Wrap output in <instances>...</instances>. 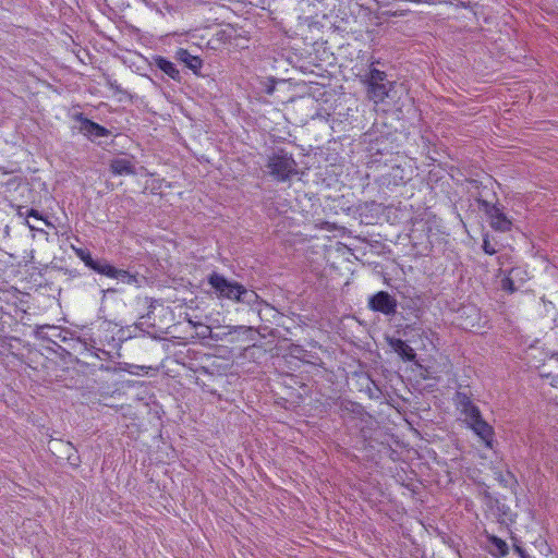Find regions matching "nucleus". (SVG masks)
Segmentation results:
<instances>
[{
    "instance_id": "4",
    "label": "nucleus",
    "mask_w": 558,
    "mask_h": 558,
    "mask_svg": "<svg viewBox=\"0 0 558 558\" xmlns=\"http://www.w3.org/2000/svg\"><path fill=\"white\" fill-rule=\"evenodd\" d=\"M480 208L489 218L490 227L500 232H506L511 229V220L504 214L502 209L497 204H492L488 201L480 199Z\"/></svg>"
},
{
    "instance_id": "27",
    "label": "nucleus",
    "mask_w": 558,
    "mask_h": 558,
    "mask_svg": "<svg viewBox=\"0 0 558 558\" xmlns=\"http://www.w3.org/2000/svg\"><path fill=\"white\" fill-rule=\"evenodd\" d=\"M379 181L384 184V183H385V181H386L385 175L380 177V178H379Z\"/></svg>"
},
{
    "instance_id": "13",
    "label": "nucleus",
    "mask_w": 558,
    "mask_h": 558,
    "mask_svg": "<svg viewBox=\"0 0 558 558\" xmlns=\"http://www.w3.org/2000/svg\"><path fill=\"white\" fill-rule=\"evenodd\" d=\"M458 398L460 399V404L462 407V411L464 412L466 420L470 422V425L474 423L475 421H478L482 418L481 412L477 407H475L470 399L465 395H458Z\"/></svg>"
},
{
    "instance_id": "10",
    "label": "nucleus",
    "mask_w": 558,
    "mask_h": 558,
    "mask_svg": "<svg viewBox=\"0 0 558 558\" xmlns=\"http://www.w3.org/2000/svg\"><path fill=\"white\" fill-rule=\"evenodd\" d=\"M109 168L116 175L135 174V166L131 158H114L110 161Z\"/></svg>"
},
{
    "instance_id": "5",
    "label": "nucleus",
    "mask_w": 558,
    "mask_h": 558,
    "mask_svg": "<svg viewBox=\"0 0 558 558\" xmlns=\"http://www.w3.org/2000/svg\"><path fill=\"white\" fill-rule=\"evenodd\" d=\"M99 275L106 276L108 278L117 279L123 283L142 287L146 282V277L140 275L137 271H130L129 269L117 268L111 265L108 260L104 264V267Z\"/></svg>"
},
{
    "instance_id": "18",
    "label": "nucleus",
    "mask_w": 558,
    "mask_h": 558,
    "mask_svg": "<svg viewBox=\"0 0 558 558\" xmlns=\"http://www.w3.org/2000/svg\"><path fill=\"white\" fill-rule=\"evenodd\" d=\"M518 271H519V269H517V268H512V269L510 270V272H509V276H508V277H506V278H504V279L501 280V289H502L504 291H508V292H510V293H513V292L517 290V288L514 287L513 278H512V277H513Z\"/></svg>"
},
{
    "instance_id": "26",
    "label": "nucleus",
    "mask_w": 558,
    "mask_h": 558,
    "mask_svg": "<svg viewBox=\"0 0 558 558\" xmlns=\"http://www.w3.org/2000/svg\"><path fill=\"white\" fill-rule=\"evenodd\" d=\"M514 550H515L517 553H519L521 556L523 555V551H522V549H521V547H520V546L514 545Z\"/></svg>"
},
{
    "instance_id": "8",
    "label": "nucleus",
    "mask_w": 558,
    "mask_h": 558,
    "mask_svg": "<svg viewBox=\"0 0 558 558\" xmlns=\"http://www.w3.org/2000/svg\"><path fill=\"white\" fill-rule=\"evenodd\" d=\"M389 345L391 349L398 353V355L403 361L414 362L416 365L418 364L416 359V353L413 348H411L407 341L398 338H391L389 340Z\"/></svg>"
},
{
    "instance_id": "17",
    "label": "nucleus",
    "mask_w": 558,
    "mask_h": 558,
    "mask_svg": "<svg viewBox=\"0 0 558 558\" xmlns=\"http://www.w3.org/2000/svg\"><path fill=\"white\" fill-rule=\"evenodd\" d=\"M461 312L463 315H468V317L473 318L472 322H466L463 325V328H474L476 325H478L477 320L480 319V314L477 308L474 306H464L462 307Z\"/></svg>"
},
{
    "instance_id": "20",
    "label": "nucleus",
    "mask_w": 558,
    "mask_h": 558,
    "mask_svg": "<svg viewBox=\"0 0 558 558\" xmlns=\"http://www.w3.org/2000/svg\"><path fill=\"white\" fill-rule=\"evenodd\" d=\"M386 78V74L383 71H379L377 69H373L369 72V80L368 84L381 83Z\"/></svg>"
},
{
    "instance_id": "2",
    "label": "nucleus",
    "mask_w": 558,
    "mask_h": 558,
    "mask_svg": "<svg viewBox=\"0 0 558 558\" xmlns=\"http://www.w3.org/2000/svg\"><path fill=\"white\" fill-rule=\"evenodd\" d=\"M208 283L220 299H228L248 305L256 303L258 300V295L255 291L247 290L243 284L229 280L218 272H213L208 277Z\"/></svg>"
},
{
    "instance_id": "14",
    "label": "nucleus",
    "mask_w": 558,
    "mask_h": 558,
    "mask_svg": "<svg viewBox=\"0 0 558 558\" xmlns=\"http://www.w3.org/2000/svg\"><path fill=\"white\" fill-rule=\"evenodd\" d=\"M471 427L485 441L486 446L492 448L494 434L493 427L488 425L483 418L472 423Z\"/></svg>"
},
{
    "instance_id": "7",
    "label": "nucleus",
    "mask_w": 558,
    "mask_h": 558,
    "mask_svg": "<svg viewBox=\"0 0 558 558\" xmlns=\"http://www.w3.org/2000/svg\"><path fill=\"white\" fill-rule=\"evenodd\" d=\"M76 119L80 122V132L87 137L97 138L109 135V131L106 128L83 117V114H78Z\"/></svg>"
},
{
    "instance_id": "15",
    "label": "nucleus",
    "mask_w": 558,
    "mask_h": 558,
    "mask_svg": "<svg viewBox=\"0 0 558 558\" xmlns=\"http://www.w3.org/2000/svg\"><path fill=\"white\" fill-rule=\"evenodd\" d=\"M489 542L488 550L495 558L505 557L508 554V545L504 539L497 536H489Z\"/></svg>"
},
{
    "instance_id": "1",
    "label": "nucleus",
    "mask_w": 558,
    "mask_h": 558,
    "mask_svg": "<svg viewBox=\"0 0 558 558\" xmlns=\"http://www.w3.org/2000/svg\"><path fill=\"white\" fill-rule=\"evenodd\" d=\"M439 338L432 330L421 333V349L426 351L425 357L421 356V377L437 379L439 374L447 373L450 367L449 360L437 348Z\"/></svg>"
},
{
    "instance_id": "19",
    "label": "nucleus",
    "mask_w": 558,
    "mask_h": 558,
    "mask_svg": "<svg viewBox=\"0 0 558 558\" xmlns=\"http://www.w3.org/2000/svg\"><path fill=\"white\" fill-rule=\"evenodd\" d=\"M496 480L504 486H509L513 482L512 474L507 471L506 473H502L499 470L494 471Z\"/></svg>"
},
{
    "instance_id": "6",
    "label": "nucleus",
    "mask_w": 558,
    "mask_h": 558,
    "mask_svg": "<svg viewBox=\"0 0 558 558\" xmlns=\"http://www.w3.org/2000/svg\"><path fill=\"white\" fill-rule=\"evenodd\" d=\"M367 306L374 312L393 316L397 313L398 302L387 291H379L368 298Z\"/></svg>"
},
{
    "instance_id": "12",
    "label": "nucleus",
    "mask_w": 558,
    "mask_h": 558,
    "mask_svg": "<svg viewBox=\"0 0 558 558\" xmlns=\"http://www.w3.org/2000/svg\"><path fill=\"white\" fill-rule=\"evenodd\" d=\"M75 254L84 262L86 267L97 274H100L104 264L107 262L105 258H94L89 251L83 248H75Z\"/></svg>"
},
{
    "instance_id": "21",
    "label": "nucleus",
    "mask_w": 558,
    "mask_h": 558,
    "mask_svg": "<svg viewBox=\"0 0 558 558\" xmlns=\"http://www.w3.org/2000/svg\"><path fill=\"white\" fill-rule=\"evenodd\" d=\"M482 247H483L484 252L486 254H488V255H494L497 252L495 246L490 243V241L487 238H485L483 240V246Z\"/></svg>"
},
{
    "instance_id": "23",
    "label": "nucleus",
    "mask_w": 558,
    "mask_h": 558,
    "mask_svg": "<svg viewBox=\"0 0 558 558\" xmlns=\"http://www.w3.org/2000/svg\"><path fill=\"white\" fill-rule=\"evenodd\" d=\"M109 86L111 89H113L116 93H122V88L118 85L117 81H110Z\"/></svg>"
},
{
    "instance_id": "11",
    "label": "nucleus",
    "mask_w": 558,
    "mask_h": 558,
    "mask_svg": "<svg viewBox=\"0 0 558 558\" xmlns=\"http://www.w3.org/2000/svg\"><path fill=\"white\" fill-rule=\"evenodd\" d=\"M153 64L162 71L165 74H167L170 78L180 82L181 75L180 71L177 69L175 64L165 57L161 56H155L153 57Z\"/></svg>"
},
{
    "instance_id": "24",
    "label": "nucleus",
    "mask_w": 558,
    "mask_h": 558,
    "mask_svg": "<svg viewBox=\"0 0 558 558\" xmlns=\"http://www.w3.org/2000/svg\"><path fill=\"white\" fill-rule=\"evenodd\" d=\"M209 337H210L213 340H216V341H218V340H221V339H222V338H221V336H220V333H214V332H211V331H210Z\"/></svg>"
},
{
    "instance_id": "16",
    "label": "nucleus",
    "mask_w": 558,
    "mask_h": 558,
    "mask_svg": "<svg viewBox=\"0 0 558 558\" xmlns=\"http://www.w3.org/2000/svg\"><path fill=\"white\" fill-rule=\"evenodd\" d=\"M368 97L375 102L383 101L387 96V88L383 83L368 84Z\"/></svg>"
},
{
    "instance_id": "25",
    "label": "nucleus",
    "mask_w": 558,
    "mask_h": 558,
    "mask_svg": "<svg viewBox=\"0 0 558 558\" xmlns=\"http://www.w3.org/2000/svg\"><path fill=\"white\" fill-rule=\"evenodd\" d=\"M118 292V290L116 288H108L106 290H104V294H111V293H116Z\"/></svg>"
},
{
    "instance_id": "3",
    "label": "nucleus",
    "mask_w": 558,
    "mask_h": 558,
    "mask_svg": "<svg viewBox=\"0 0 558 558\" xmlns=\"http://www.w3.org/2000/svg\"><path fill=\"white\" fill-rule=\"evenodd\" d=\"M267 173L276 182L290 181L299 173L298 162L292 154L282 148L275 149L265 165Z\"/></svg>"
},
{
    "instance_id": "9",
    "label": "nucleus",
    "mask_w": 558,
    "mask_h": 558,
    "mask_svg": "<svg viewBox=\"0 0 558 558\" xmlns=\"http://www.w3.org/2000/svg\"><path fill=\"white\" fill-rule=\"evenodd\" d=\"M174 58L177 61L185 64L186 68L197 74L203 65V60L198 56L191 54L186 49L179 48L175 51Z\"/></svg>"
},
{
    "instance_id": "22",
    "label": "nucleus",
    "mask_w": 558,
    "mask_h": 558,
    "mask_svg": "<svg viewBox=\"0 0 558 558\" xmlns=\"http://www.w3.org/2000/svg\"><path fill=\"white\" fill-rule=\"evenodd\" d=\"M26 216L27 217H34L36 219H43L40 214L38 213V210L33 209V208L27 211Z\"/></svg>"
}]
</instances>
